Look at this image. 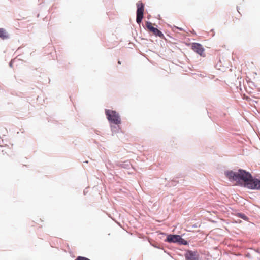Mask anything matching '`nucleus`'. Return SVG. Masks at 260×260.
Segmentation results:
<instances>
[{"label": "nucleus", "instance_id": "1", "mask_svg": "<svg viewBox=\"0 0 260 260\" xmlns=\"http://www.w3.org/2000/svg\"><path fill=\"white\" fill-rule=\"evenodd\" d=\"M226 177L231 180H234L239 184L246 186V183L251 178V175L245 170H239L238 172H234L232 171L225 173Z\"/></svg>", "mask_w": 260, "mask_h": 260}, {"label": "nucleus", "instance_id": "2", "mask_svg": "<svg viewBox=\"0 0 260 260\" xmlns=\"http://www.w3.org/2000/svg\"><path fill=\"white\" fill-rule=\"evenodd\" d=\"M105 114L108 120L115 124L119 125L121 123V118L118 113L115 111L107 109Z\"/></svg>", "mask_w": 260, "mask_h": 260}, {"label": "nucleus", "instance_id": "3", "mask_svg": "<svg viewBox=\"0 0 260 260\" xmlns=\"http://www.w3.org/2000/svg\"><path fill=\"white\" fill-rule=\"evenodd\" d=\"M137 18L136 21L138 24H140L143 18V14L144 11V6L142 2L139 1L137 3Z\"/></svg>", "mask_w": 260, "mask_h": 260}, {"label": "nucleus", "instance_id": "4", "mask_svg": "<svg viewBox=\"0 0 260 260\" xmlns=\"http://www.w3.org/2000/svg\"><path fill=\"white\" fill-rule=\"evenodd\" d=\"M246 187L251 189L260 190V180L253 178L251 176L248 183H246Z\"/></svg>", "mask_w": 260, "mask_h": 260}, {"label": "nucleus", "instance_id": "5", "mask_svg": "<svg viewBox=\"0 0 260 260\" xmlns=\"http://www.w3.org/2000/svg\"><path fill=\"white\" fill-rule=\"evenodd\" d=\"M146 27L148 29V30L153 33V35H154L156 36H158L160 38L164 37L163 34L157 28L154 27L152 26V24L150 22H147L146 23Z\"/></svg>", "mask_w": 260, "mask_h": 260}, {"label": "nucleus", "instance_id": "6", "mask_svg": "<svg viewBox=\"0 0 260 260\" xmlns=\"http://www.w3.org/2000/svg\"><path fill=\"white\" fill-rule=\"evenodd\" d=\"M192 49L198 54L202 56L204 52V49L202 45L199 43H194L191 45Z\"/></svg>", "mask_w": 260, "mask_h": 260}, {"label": "nucleus", "instance_id": "7", "mask_svg": "<svg viewBox=\"0 0 260 260\" xmlns=\"http://www.w3.org/2000/svg\"><path fill=\"white\" fill-rule=\"evenodd\" d=\"M186 260H199V255L197 252L188 251L185 254Z\"/></svg>", "mask_w": 260, "mask_h": 260}, {"label": "nucleus", "instance_id": "8", "mask_svg": "<svg viewBox=\"0 0 260 260\" xmlns=\"http://www.w3.org/2000/svg\"><path fill=\"white\" fill-rule=\"evenodd\" d=\"M167 241H168L169 242H179V236L178 235H170L168 236V237H167Z\"/></svg>", "mask_w": 260, "mask_h": 260}, {"label": "nucleus", "instance_id": "9", "mask_svg": "<svg viewBox=\"0 0 260 260\" xmlns=\"http://www.w3.org/2000/svg\"><path fill=\"white\" fill-rule=\"evenodd\" d=\"M9 35L4 28H0V38L3 40L8 38Z\"/></svg>", "mask_w": 260, "mask_h": 260}, {"label": "nucleus", "instance_id": "10", "mask_svg": "<svg viewBox=\"0 0 260 260\" xmlns=\"http://www.w3.org/2000/svg\"><path fill=\"white\" fill-rule=\"evenodd\" d=\"M12 152V150L10 148H6L2 150V153L3 156H9Z\"/></svg>", "mask_w": 260, "mask_h": 260}, {"label": "nucleus", "instance_id": "11", "mask_svg": "<svg viewBox=\"0 0 260 260\" xmlns=\"http://www.w3.org/2000/svg\"><path fill=\"white\" fill-rule=\"evenodd\" d=\"M180 244L186 245L187 241L180 237Z\"/></svg>", "mask_w": 260, "mask_h": 260}, {"label": "nucleus", "instance_id": "12", "mask_svg": "<svg viewBox=\"0 0 260 260\" xmlns=\"http://www.w3.org/2000/svg\"><path fill=\"white\" fill-rule=\"evenodd\" d=\"M75 260H90L89 259V258H86L85 257H83V256H78L76 259Z\"/></svg>", "mask_w": 260, "mask_h": 260}, {"label": "nucleus", "instance_id": "13", "mask_svg": "<svg viewBox=\"0 0 260 260\" xmlns=\"http://www.w3.org/2000/svg\"><path fill=\"white\" fill-rule=\"evenodd\" d=\"M239 217H240L241 218H242V219H244L245 220L247 219L246 216L244 214H240Z\"/></svg>", "mask_w": 260, "mask_h": 260}, {"label": "nucleus", "instance_id": "14", "mask_svg": "<svg viewBox=\"0 0 260 260\" xmlns=\"http://www.w3.org/2000/svg\"><path fill=\"white\" fill-rule=\"evenodd\" d=\"M118 63L119 64H121V61H118Z\"/></svg>", "mask_w": 260, "mask_h": 260}, {"label": "nucleus", "instance_id": "15", "mask_svg": "<svg viewBox=\"0 0 260 260\" xmlns=\"http://www.w3.org/2000/svg\"><path fill=\"white\" fill-rule=\"evenodd\" d=\"M179 30H182V28H179Z\"/></svg>", "mask_w": 260, "mask_h": 260}]
</instances>
